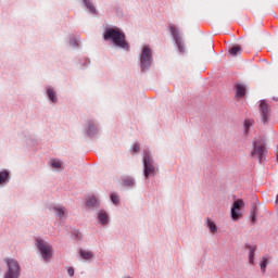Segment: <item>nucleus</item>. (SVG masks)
Here are the masks:
<instances>
[{
  "instance_id": "nucleus-25",
  "label": "nucleus",
  "mask_w": 278,
  "mask_h": 278,
  "mask_svg": "<svg viewBox=\"0 0 278 278\" xmlns=\"http://www.w3.org/2000/svg\"><path fill=\"white\" fill-rule=\"evenodd\" d=\"M110 200H112V203H114V204L119 203V198H117L116 193H112L110 195Z\"/></svg>"
},
{
  "instance_id": "nucleus-28",
  "label": "nucleus",
  "mask_w": 278,
  "mask_h": 278,
  "mask_svg": "<svg viewBox=\"0 0 278 278\" xmlns=\"http://www.w3.org/2000/svg\"><path fill=\"white\" fill-rule=\"evenodd\" d=\"M138 151H140V144L136 143L132 148V153H138Z\"/></svg>"
},
{
  "instance_id": "nucleus-5",
  "label": "nucleus",
  "mask_w": 278,
  "mask_h": 278,
  "mask_svg": "<svg viewBox=\"0 0 278 278\" xmlns=\"http://www.w3.org/2000/svg\"><path fill=\"white\" fill-rule=\"evenodd\" d=\"M244 207V201L237 200L231 206V218L233 220H239L242 218L241 210Z\"/></svg>"
},
{
  "instance_id": "nucleus-14",
  "label": "nucleus",
  "mask_w": 278,
  "mask_h": 278,
  "mask_svg": "<svg viewBox=\"0 0 278 278\" xmlns=\"http://www.w3.org/2000/svg\"><path fill=\"white\" fill-rule=\"evenodd\" d=\"M242 51V48L239 46H233V48L229 49V54H231L232 56H237L240 55Z\"/></svg>"
},
{
  "instance_id": "nucleus-26",
  "label": "nucleus",
  "mask_w": 278,
  "mask_h": 278,
  "mask_svg": "<svg viewBox=\"0 0 278 278\" xmlns=\"http://www.w3.org/2000/svg\"><path fill=\"white\" fill-rule=\"evenodd\" d=\"M55 212H58V216H60V218H63V215H65V210H63L62 207H54Z\"/></svg>"
},
{
  "instance_id": "nucleus-8",
  "label": "nucleus",
  "mask_w": 278,
  "mask_h": 278,
  "mask_svg": "<svg viewBox=\"0 0 278 278\" xmlns=\"http://www.w3.org/2000/svg\"><path fill=\"white\" fill-rule=\"evenodd\" d=\"M260 113H261V122L263 124H267L270 119V110L268 109V104L264 101H261L260 104Z\"/></svg>"
},
{
  "instance_id": "nucleus-9",
  "label": "nucleus",
  "mask_w": 278,
  "mask_h": 278,
  "mask_svg": "<svg viewBox=\"0 0 278 278\" xmlns=\"http://www.w3.org/2000/svg\"><path fill=\"white\" fill-rule=\"evenodd\" d=\"M265 144L254 142V150L252 151V156L260 159V162H262L263 157L265 156Z\"/></svg>"
},
{
  "instance_id": "nucleus-12",
  "label": "nucleus",
  "mask_w": 278,
  "mask_h": 278,
  "mask_svg": "<svg viewBox=\"0 0 278 278\" xmlns=\"http://www.w3.org/2000/svg\"><path fill=\"white\" fill-rule=\"evenodd\" d=\"M9 178L10 173H8L7 170L0 172V185L7 184L9 181Z\"/></svg>"
},
{
  "instance_id": "nucleus-7",
  "label": "nucleus",
  "mask_w": 278,
  "mask_h": 278,
  "mask_svg": "<svg viewBox=\"0 0 278 278\" xmlns=\"http://www.w3.org/2000/svg\"><path fill=\"white\" fill-rule=\"evenodd\" d=\"M151 65V50L146 47L141 51V70H148Z\"/></svg>"
},
{
  "instance_id": "nucleus-24",
  "label": "nucleus",
  "mask_w": 278,
  "mask_h": 278,
  "mask_svg": "<svg viewBox=\"0 0 278 278\" xmlns=\"http://www.w3.org/2000/svg\"><path fill=\"white\" fill-rule=\"evenodd\" d=\"M96 131H97V128H96V126L94 125H89V128H88V135L89 136H93L94 134H96Z\"/></svg>"
},
{
  "instance_id": "nucleus-18",
  "label": "nucleus",
  "mask_w": 278,
  "mask_h": 278,
  "mask_svg": "<svg viewBox=\"0 0 278 278\" xmlns=\"http://www.w3.org/2000/svg\"><path fill=\"white\" fill-rule=\"evenodd\" d=\"M98 204L99 202L94 197L89 198L88 202H86V205H88V207H97Z\"/></svg>"
},
{
  "instance_id": "nucleus-20",
  "label": "nucleus",
  "mask_w": 278,
  "mask_h": 278,
  "mask_svg": "<svg viewBox=\"0 0 278 278\" xmlns=\"http://www.w3.org/2000/svg\"><path fill=\"white\" fill-rule=\"evenodd\" d=\"M248 250H250L249 262L250 264L254 265L255 247H248Z\"/></svg>"
},
{
  "instance_id": "nucleus-13",
  "label": "nucleus",
  "mask_w": 278,
  "mask_h": 278,
  "mask_svg": "<svg viewBox=\"0 0 278 278\" xmlns=\"http://www.w3.org/2000/svg\"><path fill=\"white\" fill-rule=\"evenodd\" d=\"M99 223H101L102 225H106L109 223V215H106L104 211H101V213H99Z\"/></svg>"
},
{
  "instance_id": "nucleus-10",
  "label": "nucleus",
  "mask_w": 278,
  "mask_h": 278,
  "mask_svg": "<svg viewBox=\"0 0 278 278\" xmlns=\"http://www.w3.org/2000/svg\"><path fill=\"white\" fill-rule=\"evenodd\" d=\"M235 89L237 98H243L247 94V87L244 85L239 84L235 86Z\"/></svg>"
},
{
  "instance_id": "nucleus-29",
  "label": "nucleus",
  "mask_w": 278,
  "mask_h": 278,
  "mask_svg": "<svg viewBox=\"0 0 278 278\" xmlns=\"http://www.w3.org/2000/svg\"><path fill=\"white\" fill-rule=\"evenodd\" d=\"M252 126V121L244 122V127H247V130H249V127Z\"/></svg>"
},
{
  "instance_id": "nucleus-27",
  "label": "nucleus",
  "mask_w": 278,
  "mask_h": 278,
  "mask_svg": "<svg viewBox=\"0 0 278 278\" xmlns=\"http://www.w3.org/2000/svg\"><path fill=\"white\" fill-rule=\"evenodd\" d=\"M67 274L70 277H73L75 275V269H73V267H68Z\"/></svg>"
},
{
  "instance_id": "nucleus-19",
  "label": "nucleus",
  "mask_w": 278,
  "mask_h": 278,
  "mask_svg": "<svg viewBox=\"0 0 278 278\" xmlns=\"http://www.w3.org/2000/svg\"><path fill=\"white\" fill-rule=\"evenodd\" d=\"M206 227L208 228L211 233L216 232V225H215V223L211 222V219H206Z\"/></svg>"
},
{
  "instance_id": "nucleus-3",
  "label": "nucleus",
  "mask_w": 278,
  "mask_h": 278,
  "mask_svg": "<svg viewBox=\"0 0 278 278\" xmlns=\"http://www.w3.org/2000/svg\"><path fill=\"white\" fill-rule=\"evenodd\" d=\"M155 174V166H153V160L148 151L143 152V175L146 178Z\"/></svg>"
},
{
  "instance_id": "nucleus-16",
  "label": "nucleus",
  "mask_w": 278,
  "mask_h": 278,
  "mask_svg": "<svg viewBox=\"0 0 278 278\" xmlns=\"http://www.w3.org/2000/svg\"><path fill=\"white\" fill-rule=\"evenodd\" d=\"M86 8H88L89 12L96 14V7H93V3H91L90 0H83Z\"/></svg>"
},
{
  "instance_id": "nucleus-21",
  "label": "nucleus",
  "mask_w": 278,
  "mask_h": 278,
  "mask_svg": "<svg viewBox=\"0 0 278 278\" xmlns=\"http://www.w3.org/2000/svg\"><path fill=\"white\" fill-rule=\"evenodd\" d=\"M80 257H83L84 260H91L93 257V253L83 250L80 251Z\"/></svg>"
},
{
  "instance_id": "nucleus-15",
  "label": "nucleus",
  "mask_w": 278,
  "mask_h": 278,
  "mask_svg": "<svg viewBox=\"0 0 278 278\" xmlns=\"http://www.w3.org/2000/svg\"><path fill=\"white\" fill-rule=\"evenodd\" d=\"M267 265H268V258L266 256H263L261 258V264H260L261 271L265 273V270L267 269Z\"/></svg>"
},
{
  "instance_id": "nucleus-4",
  "label": "nucleus",
  "mask_w": 278,
  "mask_h": 278,
  "mask_svg": "<svg viewBox=\"0 0 278 278\" xmlns=\"http://www.w3.org/2000/svg\"><path fill=\"white\" fill-rule=\"evenodd\" d=\"M8 271L4 278H18V263L14 258L5 260Z\"/></svg>"
},
{
  "instance_id": "nucleus-30",
  "label": "nucleus",
  "mask_w": 278,
  "mask_h": 278,
  "mask_svg": "<svg viewBox=\"0 0 278 278\" xmlns=\"http://www.w3.org/2000/svg\"><path fill=\"white\" fill-rule=\"evenodd\" d=\"M275 204H276V206L278 207V195H276Z\"/></svg>"
},
{
  "instance_id": "nucleus-1",
  "label": "nucleus",
  "mask_w": 278,
  "mask_h": 278,
  "mask_svg": "<svg viewBox=\"0 0 278 278\" xmlns=\"http://www.w3.org/2000/svg\"><path fill=\"white\" fill-rule=\"evenodd\" d=\"M103 39L106 41L112 40V43L119 49L129 50V43L125 39V33L117 27L106 28Z\"/></svg>"
},
{
  "instance_id": "nucleus-11",
  "label": "nucleus",
  "mask_w": 278,
  "mask_h": 278,
  "mask_svg": "<svg viewBox=\"0 0 278 278\" xmlns=\"http://www.w3.org/2000/svg\"><path fill=\"white\" fill-rule=\"evenodd\" d=\"M47 96L49 97V100L52 101V103H56V91L54 89L49 88L47 89Z\"/></svg>"
},
{
  "instance_id": "nucleus-6",
  "label": "nucleus",
  "mask_w": 278,
  "mask_h": 278,
  "mask_svg": "<svg viewBox=\"0 0 278 278\" xmlns=\"http://www.w3.org/2000/svg\"><path fill=\"white\" fill-rule=\"evenodd\" d=\"M169 33L174 37L175 45H177L179 52L185 53V47L182 46V39L181 36H179V30L173 24H169Z\"/></svg>"
},
{
  "instance_id": "nucleus-17",
  "label": "nucleus",
  "mask_w": 278,
  "mask_h": 278,
  "mask_svg": "<svg viewBox=\"0 0 278 278\" xmlns=\"http://www.w3.org/2000/svg\"><path fill=\"white\" fill-rule=\"evenodd\" d=\"M256 213H257V207L254 205V206H252V210L250 212V217L252 219V224H255L257 222Z\"/></svg>"
},
{
  "instance_id": "nucleus-23",
  "label": "nucleus",
  "mask_w": 278,
  "mask_h": 278,
  "mask_svg": "<svg viewBox=\"0 0 278 278\" xmlns=\"http://www.w3.org/2000/svg\"><path fill=\"white\" fill-rule=\"evenodd\" d=\"M51 166H52V168L60 169V168H62V162L58 161V160H52Z\"/></svg>"
},
{
  "instance_id": "nucleus-22",
  "label": "nucleus",
  "mask_w": 278,
  "mask_h": 278,
  "mask_svg": "<svg viewBox=\"0 0 278 278\" xmlns=\"http://www.w3.org/2000/svg\"><path fill=\"white\" fill-rule=\"evenodd\" d=\"M135 185V181L132 178L125 177L123 178V186L125 187H132Z\"/></svg>"
},
{
  "instance_id": "nucleus-2",
  "label": "nucleus",
  "mask_w": 278,
  "mask_h": 278,
  "mask_svg": "<svg viewBox=\"0 0 278 278\" xmlns=\"http://www.w3.org/2000/svg\"><path fill=\"white\" fill-rule=\"evenodd\" d=\"M35 245L37 247V250L41 253L42 260L45 262H48L50 257H52V247H50L49 243L41 239H36L35 240Z\"/></svg>"
}]
</instances>
